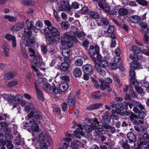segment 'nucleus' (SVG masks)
Here are the masks:
<instances>
[{"mask_svg":"<svg viewBox=\"0 0 149 149\" xmlns=\"http://www.w3.org/2000/svg\"><path fill=\"white\" fill-rule=\"evenodd\" d=\"M56 8L58 11H67L70 15L72 14L71 11L72 7L69 4V0H60L57 3Z\"/></svg>","mask_w":149,"mask_h":149,"instance_id":"1","label":"nucleus"},{"mask_svg":"<svg viewBox=\"0 0 149 149\" xmlns=\"http://www.w3.org/2000/svg\"><path fill=\"white\" fill-rule=\"evenodd\" d=\"M99 6L104 11L108 13L110 15H116L118 12V9L115 8H110L105 0H101L98 3Z\"/></svg>","mask_w":149,"mask_h":149,"instance_id":"2","label":"nucleus"},{"mask_svg":"<svg viewBox=\"0 0 149 149\" xmlns=\"http://www.w3.org/2000/svg\"><path fill=\"white\" fill-rule=\"evenodd\" d=\"M137 144L139 149H149V136L144 134L142 138L138 139Z\"/></svg>","mask_w":149,"mask_h":149,"instance_id":"3","label":"nucleus"},{"mask_svg":"<svg viewBox=\"0 0 149 149\" xmlns=\"http://www.w3.org/2000/svg\"><path fill=\"white\" fill-rule=\"evenodd\" d=\"M99 47L97 45H91L89 49V55L92 60L95 63L96 62L97 59L95 56L99 53Z\"/></svg>","mask_w":149,"mask_h":149,"instance_id":"4","label":"nucleus"},{"mask_svg":"<svg viewBox=\"0 0 149 149\" xmlns=\"http://www.w3.org/2000/svg\"><path fill=\"white\" fill-rule=\"evenodd\" d=\"M28 120L29 123L24 122L23 123V126L25 127H31L32 130L33 132H38L39 131V126L37 123H36V121L32 118H29Z\"/></svg>","mask_w":149,"mask_h":149,"instance_id":"5","label":"nucleus"},{"mask_svg":"<svg viewBox=\"0 0 149 149\" xmlns=\"http://www.w3.org/2000/svg\"><path fill=\"white\" fill-rule=\"evenodd\" d=\"M28 118H32L36 121V123H37L36 120L42 118V115L41 112L39 111H31L27 115Z\"/></svg>","mask_w":149,"mask_h":149,"instance_id":"6","label":"nucleus"},{"mask_svg":"<svg viewBox=\"0 0 149 149\" xmlns=\"http://www.w3.org/2000/svg\"><path fill=\"white\" fill-rule=\"evenodd\" d=\"M43 88L45 90H49L55 94H58L59 92L58 89L55 86H50L48 83L44 84Z\"/></svg>","mask_w":149,"mask_h":149,"instance_id":"7","label":"nucleus"},{"mask_svg":"<svg viewBox=\"0 0 149 149\" xmlns=\"http://www.w3.org/2000/svg\"><path fill=\"white\" fill-rule=\"evenodd\" d=\"M121 143L122 148L125 149L132 148L135 146V144H134L128 140L122 141Z\"/></svg>","mask_w":149,"mask_h":149,"instance_id":"8","label":"nucleus"},{"mask_svg":"<svg viewBox=\"0 0 149 149\" xmlns=\"http://www.w3.org/2000/svg\"><path fill=\"white\" fill-rule=\"evenodd\" d=\"M82 69L84 73H88L90 75H91L93 73V67L91 64H86L83 65Z\"/></svg>","mask_w":149,"mask_h":149,"instance_id":"9","label":"nucleus"},{"mask_svg":"<svg viewBox=\"0 0 149 149\" xmlns=\"http://www.w3.org/2000/svg\"><path fill=\"white\" fill-rule=\"evenodd\" d=\"M35 40L33 38H29L23 41V43L25 46L29 48L33 47L35 45Z\"/></svg>","mask_w":149,"mask_h":149,"instance_id":"10","label":"nucleus"},{"mask_svg":"<svg viewBox=\"0 0 149 149\" xmlns=\"http://www.w3.org/2000/svg\"><path fill=\"white\" fill-rule=\"evenodd\" d=\"M131 97L133 98L137 97V95L135 91L133 90L132 88H130V89L129 94H127L125 97V99L131 100L132 98Z\"/></svg>","mask_w":149,"mask_h":149,"instance_id":"11","label":"nucleus"},{"mask_svg":"<svg viewBox=\"0 0 149 149\" xmlns=\"http://www.w3.org/2000/svg\"><path fill=\"white\" fill-rule=\"evenodd\" d=\"M76 101L74 96L72 94H70L68 97V104L70 107L74 106L76 103Z\"/></svg>","mask_w":149,"mask_h":149,"instance_id":"12","label":"nucleus"},{"mask_svg":"<svg viewBox=\"0 0 149 149\" xmlns=\"http://www.w3.org/2000/svg\"><path fill=\"white\" fill-rule=\"evenodd\" d=\"M24 26L23 22H18L10 28V30L13 31H17L21 30Z\"/></svg>","mask_w":149,"mask_h":149,"instance_id":"13","label":"nucleus"},{"mask_svg":"<svg viewBox=\"0 0 149 149\" xmlns=\"http://www.w3.org/2000/svg\"><path fill=\"white\" fill-rule=\"evenodd\" d=\"M84 128L85 130L92 131L93 130H96L97 127L95 123H93L90 125H84Z\"/></svg>","mask_w":149,"mask_h":149,"instance_id":"14","label":"nucleus"},{"mask_svg":"<svg viewBox=\"0 0 149 149\" xmlns=\"http://www.w3.org/2000/svg\"><path fill=\"white\" fill-rule=\"evenodd\" d=\"M120 61H121L120 57H115L114 59V63H112L110 66L111 69L114 70L117 68Z\"/></svg>","mask_w":149,"mask_h":149,"instance_id":"15","label":"nucleus"},{"mask_svg":"<svg viewBox=\"0 0 149 149\" xmlns=\"http://www.w3.org/2000/svg\"><path fill=\"white\" fill-rule=\"evenodd\" d=\"M41 58V56L40 55H38L36 57H33L31 59V67L35 69L36 67L37 66L38 64V59L40 60Z\"/></svg>","mask_w":149,"mask_h":149,"instance_id":"16","label":"nucleus"},{"mask_svg":"<svg viewBox=\"0 0 149 149\" xmlns=\"http://www.w3.org/2000/svg\"><path fill=\"white\" fill-rule=\"evenodd\" d=\"M5 38L7 40L12 41V44L14 47H15L16 46V41L15 36L10 34H8L6 35Z\"/></svg>","mask_w":149,"mask_h":149,"instance_id":"17","label":"nucleus"},{"mask_svg":"<svg viewBox=\"0 0 149 149\" xmlns=\"http://www.w3.org/2000/svg\"><path fill=\"white\" fill-rule=\"evenodd\" d=\"M95 67L96 70L100 75L103 76L106 75L105 71L101 68L99 64L95 63Z\"/></svg>","mask_w":149,"mask_h":149,"instance_id":"18","label":"nucleus"},{"mask_svg":"<svg viewBox=\"0 0 149 149\" xmlns=\"http://www.w3.org/2000/svg\"><path fill=\"white\" fill-rule=\"evenodd\" d=\"M70 49H69L64 48L63 49L62 51V54L65 58H63V59L64 61H68V57L70 55Z\"/></svg>","mask_w":149,"mask_h":149,"instance_id":"19","label":"nucleus"},{"mask_svg":"<svg viewBox=\"0 0 149 149\" xmlns=\"http://www.w3.org/2000/svg\"><path fill=\"white\" fill-rule=\"evenodd\" d=\"M45 39L46 42L49 45H52L56 41L55 37L51 35L46 36Z\"/></svg>","mask_w":149,"mask_h":149,"instance_id":"20","label":"nucleus"},{"mask_svg":"<svg viewBox=\"0 0 149 149\" xmlns=\"http://www.w3.org/2000/svg\"><path fill=\"white\" fill-rule=\"evenodd\" d=\"M35 85V87L36 90V95L38 97L40 100L43 101L44 100V97L43 96V94L42 92L39 89L36 83H34Z\"/></svg>","mask_w":149,"mask_h":149,"instance_id":"21","label":"nucleus"},{"mask_svg":"<svg viewBox=\"0 0 149 149\" xmlns=\"http://www.w3.org/2000/svg\"><path fill=\"white\" fill-rule=\"evenodd\" d=\"M70 66V64L67 62V61H65L61 65L60 68V70L64 72H67Z\"/></svg>","mask_w":149,"mask_h":149,"instance_id":"22","label":"nucleus"},{"mask_svg":"<svg viewBox=\"0 0 149 149\" xmlns=\"http://www.w3.org/2000/svg\"><path fill=\"white\" fill-rule=\"evenodd\" d=\"M127 136L128 141L134 144H135V142L136 140V137L135 134L133 132H130L128 133Z\"/></svg>","mask_w":149,"mask_h":149,"instance_id":"23","label":"nucleus"},{"mask_svg":"<svg viewBox=\"0 0 149 149\" xmlns=\"http://www.w3.org/2000/svg\"><path fill=\"white\" fill-rule=\"evenodd\" d=\"M3 98L5 99L8 102H11L14 100V96L11 94H8L6 93H4L2 95Z\"/></svg>","mask_w":149,"mask_h":149,"instance_id":"24","label":"nucleus"},{"mask_svg":"<svg viewBox=\"0 0 149 149\" xmlns=\"http://www.w3.org/2000/svg\"><path fill=\"white\" fill-rule=\"evenodd\" d=\"M129 19L132 23L134 24L139 23L141 20L140 17L136 15H132L130 16Z\"/></svg>","mask_w":149,"mask_h":149,"instance_id":"25","label":"nucleus"},{"mask_svg":"<svg viewBox=\"0 0 149 149\" xmlns=\"http://www.w3.org/2000/svg\"><path fill=\"white\" fill-rule=\"evenodd\" d=\"M69 87V85L66 82L61 83L59 85L60 90L62 92H65Z\"/></svg>","mask_w":149,"mask_h":149,"instance_id":"26","label":"nucleus"},{"mask_svg":"<svg viewBox=\"0 0 149 149\" xmlns=\"http://www.w3.org/2000/svg\"><path fill=\"white\" fill-rule=\"evenodd\" d=\"M102 105V104L101 103H96L88 106L86 109L88 110L91 111L93 110L98 109Z\"/></svg>","mask_w":149,"mask_h":149,"instance_id":"27","label":"nucleus"},{"mask_svg":"<svg viewBox=\"0 0 149 149\" xmlns=\"http://www.w3.org/2000/svg\"><path fill=\"white\" fill-rule=\"evenodd\" d=\"M109 37L111 38V44L110 47L111 48H115L116 45V37L115 34L113 33H111Z\"/></svg>","mask_w":149,"mask_h":149,"instance_id":"28","label":"nucleus"},{"mask_svg":"<svg viewBox=\"0 0 149 149\" xmlns=\"http://www.w3.org/2000/svg\"><path fill=\"white\" fill-rule=\"evenodd\" d=\"M50 32L51 35L54 37L58 36L60 38V33L56 28L55 27H52L51 29Z\"/></svg>","mask_w":149,"mask_h":149,"instance_id":"29","label":"nucleus"},{"mask_svg":"<svg viewBox=\"0 0 149 149\" xmlns=\"http://www.w3.org/2000/svg\"><path fill=\"white\" fill-rule=\"evenodd\" d=\"M74 35L79 38L80 40H82L83 39V37L85 36L86 34L84 32H81L79 31H76L74 32Z\"/></svg>","mask_w":149,"mask_h":149,"instance_id":"30","label":"nucleus"},{"mask_svg":"<svg viewBox=\"0 0 149 149\" xmlns=\"http://www.w3.org/2000/svg\"><path fill=\"white\" fill-rule=\"evenodd\" d=\"M71 140V139L70 138H64L63 140L64 142L63 144L62 147L65 149H67L69 147L70 142Z\"/></svg>","mask_w":149,"mask_h":149,"instance_id":"31","label":"nucleus"},{"mask_svg":"<svg viewBox=\"0 0 149 149\" xmlns=\"http://www.w3.org/2000/svg\"><path fill=\"white\" fill-rule=\"evenodd\" d=\"M4 18L10 22H15L17 20L16 17L8 15H4Z\"/></svg>","mask_w":149,"mask_h":149,"instance_id":"32","label":"nucleus"},{"mask_svg":"<svg viewBox=\"0 0 149 149\" xmlns=\"http://www.w3.org/2000/svg\"><path fill=\"white\" fill-rule=\"evenodd\" d=\"M21 54L26 59H29V57L26 51L25 48L22 45L21 46Z\"/></svg>","mask_w":149,"mask_h":149,"instance_id":"33","label":"nucleus"},{"mask_svg":"<svg viewBox=\"0 0 149 149\" xmlns=\"http://www.w3.org/2000/svg\"><path fill=\"white\" fill-rule=\"evenodd\" d=\"M21 2L25 6H32L35 4V2L31 0H22Z\"/></svg>","mask_w":149,"mask_h":149,"instance_id":"34","label":"nucleus"},{"mask_svg":"<svg viewBox=\"0 0 149 149\" xmlns=\"http://www.w3.org/2000/svg\"><path fill=\"white\" fill-rule=\"evenodd\" d=\"M49 144V141L47 140L46 141L41 142L40 145V146L41 149H47Z\"/></svg>","mask_w":149,"mask_h":149,"instance_id":"35","label":"nucleus"},{"mask_svg":"<svg viewBox=\"0 0 149 149\" xmlns=\"http://www.w3.org/2000/svg\"><path fill=\"white\" fill-rule=\"evenodd\" d=\"M73 73L75 77H79L81 76L82 72L80 68H76L74 70Z\"/></svg>","mask_w":149,"mask_h":149,"instance_id":"36","label":"nucleus"},{"mask_svg":"<svg viewBox=\"0 0 149 149\" xmlns=\"http://www.w3.org/2000/svg\"><path fill=\"white\" fill-rule=\"evenodd\" d=\"M139 26L142 28V29L144 32L148 33L149 31V29L147 27L148 24L145 22H141L139 23Z\"/></svg>","mask_w":149,"mask_h":149,"instance_id":"37","label":"nucleus"},{"mask_svg":"<svg viewBox=\"0 0 149 149\" xmlns=\"http://www.w3.org/2000/svg\"><path fill=\"white\" fill-rule=\"evenodd\" d=\"M120 15L122 16L125 15L127 14V10L125 8H121L118 10Z\"/></svg>","mask_w":149,"mask_h":149,"instance_id":"38","label":"nucleus"},{"mask_svg":"<svg viewBox=\"0 0 149 149\" xmlns=\"http://www.w3.org/2000/svg\"><path fill=\"white\" fill-rule=\"evenodd\" d=\"M83 131L79 128H77L73 132V134L76 136V137L78 139L81 138V136L79 135V134H82Z\"/></svg>","mask_w":149,"mask_h":149,"instance_id":"39","label":"nucleus"},{"mask_svg":"<svg viewBox=\"0 0 149 149\" xmlns=\"http://www.w3.org/2000/svg\"><path fill=\"white\" fill-rule=\"evenodd\" d=\"M15 74L14 73L10 72L6 73L4 76V78L5 80H8L15 76Z\"/></svg>","mask_w":149,"mask_h":149,"instance_id":"40","label":"nucleus"},{"mask_svg":"<svg viewBox=\"0 0 149 149\" xmlns=\"http://www.w3.org/2000/svg\"><path fill=\"white\" fill-rule=\"evenodd\" d=\"M80 144V142L78 141H77L74 142H71L70 146L73 149H76L78 148V146Z\"/></svg>","mask_w":149,"mask_h":149,"instance_id":"41","label":"nucleus"},{"mask_svg":"<svg viewBox=\"0 0 149 149\" xmlns=\"http://www.w3.org/2000/svg\"><path fill=\"white\" fill-rule=\"evenodd\" d=\"M85 132L83 131L82 132V135L83 136H84L87 139H90L92 137L91 131H89L87 130H86Z\"/></svg>","mask_w":149,"mask_h":149,"instance_id":"42","label":"nucleus"},{"mask_svg":"<svg viewBox=\"0 0 149 149\" xmlns=\"http://www.w3.org/2000/svg\"><path fill=\"white\" fill-rule=\"evenodd\" d=\"M28 50L30 56L31 57H36L38 55H39V54H37L36 53L35 50L31 48H29Z\"/></svg>","mask_w":149,"mask_h":149,"instance_id":"43","label":"nucleus"},{"mask_svg":"<svg viewBox=\"0 0 149 149\" xmlns=\"http://www.w3.org/2000/svg\"><path fill=\"white\" fill-rule=\"evenodd\" d=\"M90 16L91 18L96 19L99 17V15L96 11H91L90 12Z\"/></svg>","mask_w":149,"mask_h":149,"instance_id":"44","label":"nucleus"},{"mask_svg":"<svg viewBox=\"0 0 149 149\" xmlns=\"http://www.w3.org/2000/svg\"><path fill=\"white\" fill-rule=\"evenodd\" d=\"M70 26V25L68 21H62L61 23V27L64 29H68Z\"/></svg>","mask_w":149,"mask_h":149,"instance_id":"45","label":"nucleus"},{"mask_svg":"<svg viewBox=\"0 0 149 149\" xmlns=\"http://www.w3.org/2000/svg\"><path fill=\"white\" fill-rule=\"evenodd\" d=\"M47 140L44 134L41 133L40 134L39 137V140L40 142H42L46 141Z\"/></svg>","mask_w":149,"mask_h":149,"instance_id":"46","label":"nucleus"},{"mask_svg":"<svg viewBox=\"0 0 149 149\" xmlns=\"http://www.w3.org/2000/svg\"><path fill=\"white\" fill-rule=\"evenodd\" d=\"M24 34L27 37H29L32 35V32L29 29H25L24 30Z\"/></svg>","mask_w":149,"mask_h":149,"instance_id":"47","label":"nucleus"},{"mask_svg":"<svg viewBox=\"0 0 149 149\" xmlns=\"http://www.w3.org/2000/svg\"><path fill=\"white\" fill-rule=\"evenodd\" d=\"M101 65L104 68H105L109 65V63L108 60L103 59L101 61Z\"/></svg>","mask_w":149,"mask_h":149,"instance_id":"48","label":"nucleus"},{"mask_svg":"<svg viewBox=\"0 0 149 149\" xmlns=\"http://www.w3.org/2000/svg\"><path fill=\"white\" fill-rule=\"evenodd\" d=\"M136 2L139 4L143 6H146L148 5V2L145 0H136Z\"/></svg>","mask_w":149,"mask_h":149,"instance_id":"49","label":"nucleus"},{"mask_svg":"<svg viewBox=\"0 0 149 149\" xmlns=\"http://www.w3.org/2000/svg\"><path fill=\"white\" fill-rule=\"evenodd\" d=\"M129 72L130 76L131 77L130 78V80H132V79H135V73L134 71L132 69H130Z\"/></svg>","mask_w":149,"mask_h":149,"instance_id":"50","label":"nucleus"},{"mask_svg":"<svg viewBox=\"0 0 149 149\" xmlns=\"http://www.w3.org/2000/svg\"><path fill=\"white\" fill-rule=\"evenodd\" d=\"M132 52L136 54H138L141 52L140 49L136 46H133L132 48Z\"/></svg>","mask_w":149,"mask_h":149,"instance_id":"51","label":"nucleus"},{"mask_svg":"<svg viewBox=\"0 0 149 149\" xmlns=\"http://www.w3.org/2000/svg\"><path fill=\"white\" fill-rule=\"evenodd\" d=\"M75 64L77 66H80L83 64V61L81 58H78L75 61Z\"/></svg>","mask_w":149,"mask_h":149,"instance_id":"52","label":"nucleus"},{"mask_svg":"<svg viewBox=\"0 0 149 149\" xmlns=\"http://www.w3.org/2000/svg\"><path fill=\"white\" fill-rule=\"evenodd\" d=\"M102 119L105 123H109L111 121V118L107 115L104 116L102 117Z\"/></svg>","mask_w":149,"mask_h":149,"instance_id":"53","label":"nucleus"},{"mask_svg":"<svg viewBox=\"0 0 149 149\" xmlns=\"http://www.w3.org/2000/svg\"><path fill=\"white\" fill-rule=\"evenodd\" d=\"M123 104L122 103L119 102L117 104H116V109L120 111L123 110Z\"/></svg>","mask_w":149,"mask_h":149,"instance_id":"54","label":"nucleus"},{"mask_svg":"<svg viewBox=\"0 0 149 149\" xmlns=\"http://www.w3.org/2000/svg\"><path fill=\"white\" fill-rule=\"evenodd\" d=\"M139 117L141 119H143L146 116V114L145 112L142 110H140L138 113Z\"/></svg>","mask_w":149,"mask_h":149,"instance_id":"55","label":"nucleus"},{"mask_svg":"<svg viewBox=\"0 0 149 149\" xmlns=\"http://www.w3.org/2000/svg\"><path fill=\"white\" fill-rule=\"evenodd\" d=\"M34 23L32 21H31L28 22L27 27L28 29H30L34 30L36 29V27L34 26Z\"/></svg>","mask_w":149,"mask_h":149,"instance_id":"56","label":"nucleus"},{"mask_svg":"<svg viewBox=\"0 0 149 149\" xmlns=\"http://www.w3.org/2000/svg\"><path fill=\"white\" fill-rule=\"evenodd\" d=\"M17 83L18 82L17 81H13L10 82L7 84V85L8 87L11 88L17 85Z\"/></svg>","mask_w":149,"mask_h":149,"instance_id":"57","label":"nucleus"},{"mask_svg":"<svg viewBox=\"0 0 149 149\" xmlns=\"http://www.w3.org/2000/svg\"><path fill=\"white\" fill-rule=\"evenodd\" d=\"M102 93L100 92L95 94L92 95V97L94 99H100Z\"/></svg>","mask_w":149,"mask_h":149,"instance_id":"58","label":"nucleus"},{"mask_svg":"<svg viewBox=\"0 0 149 149\" xmlns=\"http://www.w3.org/2000/svg\"><path fill=\"white\" fill-rule=\"evenodd\" d=\"M22 97L20 95L17 94L16 95L15 97L14 96V100L18 102H20L22 100Z\"/></svg>","mask_w":149,"mask_h":149,"instance_id":"59","label":"nucleus"},{"mask_svg":"<svg viewBox=\"0 0 149 149\" xmlns=\"http://www.w3.org/2000/svg\"><path fill=\"white\" fill-rule=\"evenodd\" d=\"M104 55V58L107 60H108L110 59V56L109 52L105 50L103 52Z\"/></svg>","mask_w":149,"mask_h":149,"instance_id":"60","label":"nucleus"},{"mask_svg":"<svg viewBox=\"0 0 149 149\" xmlns=\"http://www.w3.org/2000/svg\"><path fill=\"white\" fill-rule=\"evenodd\" d=\"M149 35L148 33L146 32L143 36V40L145 43H147L148 42Z\"/></svg>","mask_w":149,"mask_h":149,"instance_id":"61","label":"nucleus"},{"mask_svg":"<svg viewBox=\"0 0 149 149\" xmlns=\"http://www.w3.org/2000/svg\"><path fill=\"white\" fill-rule=\"evenodd\" d=\"M6 147L9 149H12L14 148V146L12 143L11 141H7L6 144Z\"/></svg>","mask_w":149,"mask_h":149,"instance_id":"62","label":"nucleus"},{"mask_svg":"<svg viewBox=\"0 0 149 149\" xmlns=\"http://www.w3.org/2000/svg\"><path fill=\"white\" fill-rule=\"evenodd\" d=\"M88 11V9L87 7H84L83 8L80 10V12L81 14H85L87 13Z\"/></svg>","mask_w":149,"mask_h":149,"instance_id":"63","label":"nucleus"},{"mask_svg":"<svg viewBox=\"0 0 149 149\" xmlns=\"http://www.w3.org/2000/svg\"><path fill=\"white\" fill-rule=\"evenodd\" d=\"M130 58L134 62L136 61L138 59V56L136 55L130 54L129 56Z\"/></svg>","mask_w":149,"mask_h":149,"instance_id":"64","label":"nucleus"}]
</instances>
